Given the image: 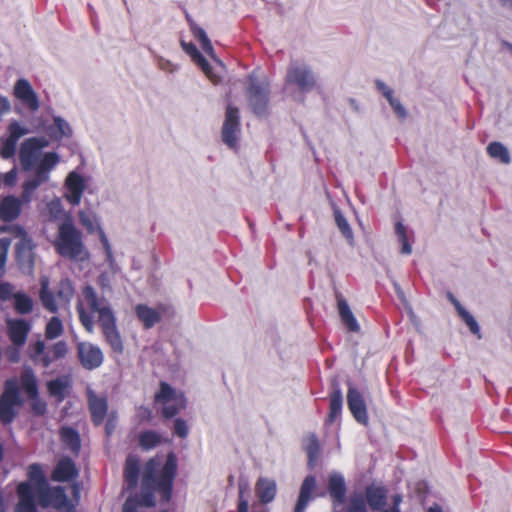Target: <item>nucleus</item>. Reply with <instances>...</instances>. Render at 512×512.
<instances>
[{"instance_id": "1", "label": "nucleus", "mask_w": 512, "mask_h": 512, "mask_svg": "<svg viewBox=\"0 0 512 512\" xmlns=\"http://www.w3.org/2000/svg\"><path fill=\"white\" fill-rule=\"evenodd\" d=\"M177 470L178 461L174 452L167 454L164 464L158 455L148 459L143 467L141 492L126 499L122 512H139V507H154L156 493L163 503H168L172 498Z\"/></svg>"}, {"instance_id": "2", "label": "nucleus", "mask_w": 512, "mask_h": 512, "mask_svg": "<svg viewBox=\"0 0 512 512\" xmlns=\"http://www.w3.org/2000/svg\"><path fill=\"white\" fill-rule=\"evenodd\" d=\"M78 318L88 333L94 330L93 315H97V322L101 328L105 342L116 354L124 352L121 334L117 328V319L111 303L100 296L94 287L85 285L81 290V299L76 305Z\"/></svg>"}, {"instance_id": "3", "label": "nucleus", "mask_w": 512, "mask_h": 512, "mask_svg": "<svg viewBox=\"0 0 512 512\" xmlns=\"http://www.w3.org/2000/svg\"><path fill=\"white\" fill-rule=\"evenodd\" d=\"M54 247L59 255L71 260H83V255L87 254L82 233L70 219L59 225Z\"/></svg>"}, {"instance_id": "4", "label": "nucleus", "mask_w": 512, "mask_h": 512, "mask_svg": "<svg viewBox=\"0 0 512 512\" xmlns=\"http://www.w3.org/2000/svg\"><path fill=\"white\" fill-rule=\"evenodd\" d=\"M27 476L29 481H23L17 485L18 503L16 504L15 512H37L32 483L37 486V492L42 487L48 486L42 466L39 463H33L28 466Z\"/></svg>"}, {"instance_id": "5", "label": "nucleus", "mask_w": 512, "mask_h": 512, "mask_svg": "<svg viewBox=\"0 0 512 512\" xmlns=\"http://www.w3.org/2000/svg\"><path fill=\"white\" fill-rule=\"evenodd\" d=\"M68 347L65 341H58L51 347H47L43 340L31 343L28 348V355L35 365L48 368L54 361L66 356Z\"/></svg>"}, {"instance_id": "6", "label": "nucleus", "mask_w": 512, "mask_h": 512, "mask_svg": "<svg viewBox=\"0 0 512 512\" xmlns=\"http://www.w3.org/2000/svg\"><path fill=\"white\" fill-rule=\"evenodd\" d=\"M22 404L23 400L16 379L6 380L0 396V422L4 425L11 424L17 416V409Z\"/></svg>"}, {"instance_id": "7", "label": "nucleus", "mask_w": 512, "mask_h": 512, "mask_svg": "<svg viewBox=\"0 0 512 512\" xmlns=\"http://www.w3.org/2000/svg\"><path fill=\"white\" fill-rule=\"evenodd\" d=\"M155 402L163 405L162 416L166 419L173 418L186 407V399L182 393L168 383L161 382L160 389L155 394Z\"/></svg>"}, {"instance_id": "8", "label": "nucleus", "mask_w": 512, "mask_h": 512, "mask_svg": "<svg viewBox=\"0 0 512 512\" xmlns=\"http://www.w3.org/2000/svg\"><path fill=\"white\" fill-rule=\"evenodd\" d=\"M248 105L258 117L268 114L269 84L258 82L250 76V83L246 90Z\"/></svg>"}, {"instance_id": "9", "label": "nucleus", "mask_w": 512, "mask_h": 512, "mask_svg": "<svg viewBox=\"0 0 512 512\" xmlns=\"http://www.w3.org/2000/svg\"><path fill=\"white\" fill-rule=\"evenodd\" d=\"M285 82L293 85L302 93L312 91L316 86V77L309 66L299 62H292L287 70Z\"/></svg>"}, {"instance_id": "10", "label": "nucleus", "mask_w": 512, "mask_h": 512, "mask_svg": "<svg viewBox=\"0 0 512 512\" xmlns=\"http://www.w3.org/2000/svg\"><path fill=\"white\" fill-rule=\"evenodd\" d=\"M49 144L45 137H31L25 139L20 146L19 160L23 170H31L39 156L41 149Z\"/></svg>"}, {"instance_id": "11", "label": "nucleus", "mask_w": 512, "mask_h": 512, "mask_svg": "<svg viewBox=\"0 0 512 512\" xmlns=\"http://www.w3.org/2000/svg\"><path fill=\"white\" fill-rule=\"evenodd\" d=\"M239 133H240L239 109L229 104L226 107L225 119H224V123L222 126V131H221L222 141L229 148L234 149L237 147Z\"/></svg>"}, {"instance_id": "12", "label": "nucleus", "mask_w": 512, "mask_h": 512, "mask_svg": "<svg viewBox=\"0 0 512 512\" xmlns=\"http://www.w3.org/2000/svg\"><path fill=\"white\" fill-rule=\"evenodd\" d=\"M76 348L79 362L86 370H94L102 365L104 355L99 346L91 342H79Z\"/></svg>"}, {"instance_id": "13", "label": "nucleus", "mask_w": 512, "mask_h": 512, "mask_svg": "<svg viewBox=\"0 0 512 512\" xmlns=\"http://www.w3.org/2000/svg\"><path fill=\"white\" fill-rule=\"evenodd\" d=\"M8 137L0 138V156L3 159H10L16 153L18 140L29 133V130L20 125L19 122L13 121L8 125Z\"/></svg>"}, {"instance_id": "14", "label": "nucleus", "mask_w": 512, "mask_h": 512, "mask_svg": "<svg viewBox=\"0 0 512 512\" xmlns=\"http://www.w3.org/2000/svg\"><path fill=\"white\" fill-rule=\"evenodd\" d=\"M79 222L80 224L86 228L88 233H93L97 231L99 235V239L102 243V246L104 248L106 259L109 263L113 262V253L111 245L108 241V238L104 232V230L100 227V225L97 222L96 216L92 212L88 211H81L79 213Z\"/></svg>"}, {"instance_id": "15", "label": "nucleus", "mask_w": 512, "mask_h": 512, "mask_svg": "<svg viewBox=\"0 0 512 512\" xmlns=\"http://www.w3.org/2000/svg\"><path fill=\"white\" fill-rule=\"evenodd\" d=\"M347 405L351 414L358 423L364 425L368 423L369 418L365 399L362 393L352 385H350L347 392Z\"/></svg>"}, {"instance_id": "16", "label": "nucleus", "mask_w": 512, "mask_h": 512, "mask_svg": "<svg viewBox=\"0 0 512 512\" xmlns=\"http://www.w3.org/2000/svg\"><path fill=\"white\" fill-rule=\"evenodd\" d=\"M7 335L11 343L20 348L25 345L31 331V325L25 319H7Z\"/></svg>"}, {"instance_id": "17", "label": "nucleus", "mask_w": 512, "mask_h": 512, "mask_svg": "<svg viewBox=\"0 0 512 512\" xmlns=\"http://www.w3.org/2000/svg\"><path fill=\"white\" fill-rule=\"evenodd\" d=\"M39 504L46 508L52 505L56 509L63 508L67 504V495L61 486L56 487H42L38 491Z\"/></svg>"}, {"instance_id": "18", "label": "nucleus", "mask_w": 512, "mask_h": 512, "mask_svg": "<svg viewBox=\"0 0 512 512\" xmlns=\"http://www.w3.org/2000/svg\"><path fill=\"white\" fill-rule=\"evenodd\" d=\"M14 96L31 111L39 109V99L31 84L26 79H18L14 86Z\"/></svg>"}, {"instance_id": "19", "label": "nucleus", "mask_w": 512, "mask_h": 512, "mask_svg": "<svg viewBox=\"0 0 512 512\" xmlns=\"http://www.w3.org/2000/svg\"><path fill=\"white\" fill-rule=\"evenodd\" d=\"M65 185L67 188L66 200L73 206L78 205L85 189L83 177L73 171L67 176Z\"/></svg>"}, {"instance_id": "20", "label": "nucleus", "mask_w": 512, "mask_h": 512, "mask_svg": "<svg viewBox=\"0 0 512 512\" xmlns=\"http://www.w3.org/2000/svg\"><path fill=\"white\" fill-rule=\"evenodd\" d=\"M78 469L70 457H62L51 473V479L56 482H67L78 477Z\"/></svg>"}, {"instance_id": "21", "label": "nucleus", "mask_w": 512, "mask_h": 512, "mask_svg": "<svg viewBox=\"0 0 512 512\" xmlns=\"http://www.w3.org/2000/svg\"><path fill=\"white\" fill-rule=\"evenodd\" d=\"M88 407L93 424L95 426L102 425L108 411L107 399L105 397L97 396L93 391H89Z\"/></svg>"}, {"instance_id": "22", "label": "nucleus", "mask_w": 512, "mask_h": 512, "mask_svg": "<svg viewBox=\"0 0 512 512\" xmlns=\"http://www.w3.org/2000/svg\"><path fill=\"white\" fill-rule=\"evenodd\" d=\"M343 407V396L339 381L334 378L331 381V392L329 394V413L326 423L331 425L341 415Z\"/></svg>"}, {"instance_id": "23", "label": "nucleus", "mask_w": 512, "mask_h": 512, "mask_svg": "<svg viewBox=\"0 0 512 512\" xmlns=\"http://www.w3.org/2000/svg\"><path fill=\"white\" fill-rule=\"evenodd\" d=\"M22 211V201L13 196L8 195L0 201V219L4 222L14 221L19 217Z\"/></svg>"}, {"instance_id": "24", "label": "nucleus", "mask_w": 512, "mask_h": 512, "mask_svg": "<svg viewBox=\"0 0 512 512\" xmlns=\"http://www.w3.org/2000/svg\"><path fill=\"white\" fill-rule=\"evenodd\" d=\"M364 498L373 511H380L386 505L387 490L384 486L369 485Z\"/></svg>"}, {"instance_id": "25", "label": "nucleus", "mask_w": 512, "mask_h": 512, "mask_svg": "<svg viewBox=\"0 0 512 512\" xmlns=\"http://www.w3.org/2000/svg\"><path fill=\"white\" fill-rule=\"evenodd\" d=\"M59 436L65 448L74 456H78L81 451V438L78 431L73 427L64 426L60 428Z\"/></svg>"}, {"instance_id": "26", "label": "nucleus", "mask_w": 512, "mask_h": 512, "mask_svg": "<svg viewBox=\"0 0 512 512\" xmlns=\"http://www.w3.org/2000/svg\"><path fill=\"white\" fill-rule=\"evenodd\" d=\"M329 495L335 505L345 502L346 484L342 475L331 474L328 480Z\"/></svg>"}, {"instance_id": "27", "label": "nucleus", "mask_w": 512, "mask_h": 512, "mask_svg": "<svg viewBox=\"0 0 512 512\" xmlns=\"http://www.w3.org/2000/svg\"><path fill=\"white\" fill-rule=\"evenodd\" d=\"M337 308L342 323L350 332H359L360 326L352 313L347 301L339 294L337 295Z\"/></svg>"}, {"instance_id": "28", "label": "nucleus", "mask_w": 512, "mask_h": 512, "mask_svg": "<svg viewBox=\"0 0 512 512\" xmlns=\"http://www.w3.org/2000/svg\"><path fill=\"white\" fill-rule=\"evenodd\" d=\"M140 462L137 457L128 456L124 465V480L128 489H135L138 485Z\"/></svg>"}, {"instance_id": "29", "label": "nucleus", "mask_w": 512, "mask_h": 512, "mask_svg": "<svg viewBox=\"0 0 512 512\" xmlns=\"http://www.w3.org/2000/svg\"><path fill=\"white\" fill-rule=\"evenodd\" d=\"M135 313L145 329L154 327L161 320L160 313L145 304H138L135 307Z\"/></svg>"}, {"instance_id": "30", "label": "nucleus", "mask_w": 512, "mask_h": 512, "mask_svg": "<svg viewBox=\"0 0 512 512\" xmlns=\"http://www.w3.org/2000/svg\"><path fill=\"white\" fill-rule=\"evenodd\" d=\"M39 298L43 307L47 311L51 313H56L58 311L55 295L49 288V279L47 277H41L40 279Z\"/></svg>"}, {"instance_id": "31", "label": "nucleus", "mask_w": 512, "mask_h": 512, "mask_svg": "<svg viewBox=\"0 0 512 512\" xmlns=\"http://www.w3.org/2000/svg\"><path fill=\"white\" fill-rule=\"evenodd\" d=\"M256 493L262 503L271 502L276 495L275 482L270 479L260 478L256 483Z\"/></svg>"}, {"instance_id": "32", "label": "nucleus", "mask_w": 512, "mask_h": 512, "mask_svg": "<svg viewBox=\"0 0 512 512\" xmlns=\"http://www.w3.org/2000/svg\"><path fill=\"white\" fill-rule=\"evenodd\" d=\"M303 448L307 454L308 465L313 468L319 458L320 445L319 440L315 434H310L304 439Z\"/></svg>"}, {"instance_id": "33", "label": "nucleus", "mask_w": 512, "mask_h": 512, "mask_svg": "<svg viewBox=\"0 0 512 512\" xmlns=\"http://www.w3.org/2000/svg\"><path fill=\"white\" fill-rule=\"evenodd\" d=\"M183 50L191 57V59L200 66L203 72L209 76L211 73V66L206 58L199 52L197 47L192 42L181 41Z\"/></svg>"}, {"instance_id": "34", "label": "nucleus", "mask_w": 512, "mask_h": 512, "mask_svg": "<svg viewBox=\"0 0 512 512\" xmlns=\"http://www.w3.org/2000/svg\"><path fill=\"white\" fill-rule=\"evenodd\" d=\"M21 387L29 398L39 395L37 379L31 369H25L20 376Z\"/></svg>"}, {"instance_id": "35", "label": "nucleus", "mask_w": 512, "mask_h": 512, "mask_svg": "<svg viewBox=\"0 0 512 512\" xmlns=\"http://www.w3.org/2000/svg\"><path fill=\"white\" fill-rule=\"evenodd\" d=\"M161 442V435L154 430L143 431L138 436V444L145 451L157 447Z\"/></svg>"}, {"instance_id": "36", "label": "nucleus", "mask_w": 512, "mask_h": 512, "mask_svg": "<svg viewBox=\"0 0 512 512\" xmlns=\"http://www.w3.org/2000/svg\"><path fill=\"white\" fill-rule=\"evenodd\" d=\"M486 150L491 158L497 159L503 164H508L511 161L508 149L500 142L489 143Z\"/></svg>"}, {"instance_id": "37", "label": "nucleus", "mask_w": 512, "mask_h": 512, "mask_svg": "<svg viewBox=\"0 0 512 512\" xmlns=\"http://www.w3.org/2000/svg\"><path fill=\"white\" fill-rule=\"evenodd\" d=\"M14 309L19 314H29L33 310V300L30 296L23 292L13 294Z\"/></svg>"}, {"instance_id": "38", "label": "nucleus", "mask_w": 512, "mask_h": 512, "mask_svg": "<svg viewBox=\"0 0 512 512\" xmlns=\"http://www.w3.org/2000/svg\"><path fill=\"white\" fill-rule=\"evenodd\" d=\"M75 294V288L70 279H62L56 290V296L60 302L69 303Z\"/></svg>"}, {"instance_id": "39", "label": "nucleus", "mask_w": 512, "mask_h": 512, "mask_svg": "<svg viewBox=\"0 0 512 512\" xmlns=\"http://www.w3.org/2000/svg\"><path fill=\"white\" fill-rule=\"evenodd\" d=\"M193 36L200 42L203 51L211 57H214V49L203 28L196 24L190 26Z\"/></svg>"}, {"instance_id": "40", "label": "nucleus", "mask_w": 512, "mask_h": 512, "mask_svg": "<svg viewBox=\"0 0 512 512\" xmlns=\"http://www.w3.org/2000/svg\"><path fill=\"white\" fill-rule=\"evenodd\" d=\"M68 384L66 381L57 378L47 383V389L51 396L57 398L58 401H63L66 397Z\"/></svg>"}, {"instance_id": "41", "label": "nucleus", "mask_w": 512, "mask_h": 512, "mask_svg": "<svg viewBox=\"0 0 512 512\" xmlns=\"http://www.w3.org/2000/svg\"><path fill=\"white\" fill-rule=\"evenodd\" d=\"M64 332L63 323L57 316H53L45 327V337L48 340H53L60 337Z\"/></svg>"}, {"instance_id": "42", "label": "nucleus", "mask_w": 512, "mask_h": 512, "mask_svg": "<svg viewBox=\"0 0 512 512\" xmlns=\"http://www.w3.org/2000/svg\"><path fill=\"white\" fill-rule=\"evenodd\" d=\"M395 234L397 235L398 241L402 246L401 252L403 254H410L412 252V247L409 244L407 229L400 221L395 224Z\"/></svg>"}, {"instance_id": "43", "label": "nucleus", "mask_w": 512, "mask_h": 512, "mask_svg": "<svg viewBox=\"0 0 512 512\" xmlns=\"http://www.w3.org/2000/svg\"><path fill=\"white\" fill-rule=\"evenodd\" d=\"M366 500L362 494L353 495L347 507V512H367Z\"/></svg>"}, {"instance_id": "44", "label": "nucleus", "mask_w": 512, "mask_h": 512, "mask_svg": "<svg viewBox=\"0 0 512 512\" xmlns=\"http://www.w3.org/2000/svg\"><path fill=\"white\" fill-rule=\"evenodd\" d=\"M59 162V156L55 152H47L44 154L43 158L41 159L40 163L38 164V167H40L42 170L50 172L51 169H53L56 164Z\"/></svg>"}, {"instance_id": "45", "label": "nucleus", "mask_w": 512, "mask_h": 512, "mask_svg": "<svg viewBox=\"0 0 512 512\" xmlns=\"http://www.w3.org/2000/svg\"><path fill=\"white\" fill-rule=\"evenodd\" d=\"M458 315L465 322V324L469 327L471 333L480 337V328L475 320V318L464 308L461 310Z\"/></svg>"}, {"instance_id": "46", "label": "nucleus", "mask_w": 512, "mask_h": 512, "mask_svg": "<svg viewBox=\"0 0 512 512\" xmlns=\"http://www.w3.org/2000/svg\"><path fill=\"white\" fill-rule=\"evenodd\" d=\"M335 221L343 236L349 240L353 239L352 229L346 218L340 212L335 213Z\"/></svg>"}, {"instance_id": "47", "label": "nucleus", "mask_w": 512, "mask_h": 512, "mask_svg": "<svg viewBox=\"0 0 512 512\" xmlns=\"http://www.w3.org/2000/svg\"><path fill=\"white\" fill-rule=\"evenodd\" d=\"M315 486H316L315 477L312 475L307 476L301 485L299 495H301L303 497L311 498V493L314 490Z\"/></svg>"}, {"instance_id": "48", "label": "nucleus", "mask_w": 512, "mask_h": 512, "mask_svg": "<svg viewBox=\"0 0 512 512\" xmlns=\"http://www.w3.org/2000/svg\"><path fill=\"white\" fill-rule=\"evenodd\" d=\"M31 400V411L36 416H43L47 411L46 403L39 399V395L36 398H29Z\"/></svg>"}, {"instance_id": "49", "label": "nucleus", "mask_w": 512, "mask_h": 512, "mask_svg": "<svg viewBox=\"0 0 512 512\" xmlns=\"http://www.w3.org/2000/svg\"><path fill=\"white\" fill-rule=\"evenodd\" d=\"M188 433L189 429L186 421L182 418H176L174 421V434L180 438H186Z\"/></svg>"}, {"instance_id": "50", "label": "nucleus", "mask_w": 512, "mask_h": 512, "mask_svg": "<svg viewBox=\"0 0 512 512\" xmlns=\"http://www.w3.org/2000/svg\"><path fill=\"white\" fill-rule=\"evenodd\" d=\"M10 242L11 241L8 238L0 239V271L4 269Z\"/></svg>"}, {"instance_id": "51", "label": "nucleus", "mask_w": 512, "mask_h": 512, "mask_svg": "<svg viewBox=\"0 0 512 512\" xmlns=\"http://www.w3.org/2000/svg\"><path fill=\"white\" fill-rule=\"evenodd\" d=\"M54 124L61 136L68 137L72 134L70 125L64 119L60 117H55Z\"/></svg>"}, {"instance_id": "52", "label": "nucleus", "mask_w": 512, "mask_h": 512, "mask_svg": "<svg viewBox=\"0 0 512 512\" xmlns=\"http://www.w3.org/2000/svg\"><path fill=\"white\" fill-rule=\"evenodd\" d=\"M390 106L393 108L395 114L401 118V119H404L406 118L407 116V112L405 110V108L403 107V105L401 104V102L395 98L394 96H392L389 100H388Z\"/></svg>"}, {"instance_id": "53", "label": "nucleus", "mask_w": 512, "mask_h": 512, "mask_svg": "<svg viewBox=\"0 0 512 512\" xmlns=\"http://www.w3.org/2000/svg\"><path fill=\"white\" fill-rule=\"evenodd\" d=\"M137 418L139 422H150L153 418L152 410L145 406H140L137 410Z\"/></svg>"}, {"instance_id": "54", "label": "nucleus", "mask_w": 512, "mask_h": 512, "mask_svg": "<svg viewBox=\"0 0 512 512\" xmlns=\"http://www.w3.org/2000/svg\"><path fill=\"white\" fill-rule=\"evenodd\" d=\"M16 181H17L16 168H13L10 171H8L3 177V182L8 187L14 186L16 184Z\"/></svg>"}, {"instance_id": "55", "label": "nucleus", "mask_w": 512, "mask_h": 512, "mask_svg": "<svg viewBox=\"0 0 512 512\" xmlns=\"http://www.w3.org/2000/svg\"><path fill=\"white\" fill-rule=\"evenodd\" d=\"M12 296V285L7 282L0 283V299L8 300Z\"/></svg>"}, {"instance_id": "56", "label": "nucleus", "mask_w": 512, "mask_h": 512, "mask_svg": "<svg viewBox=\"0 0 512 512\" xmlns=\"http://www.w3.org/2000/svg\"><path fill=\"white\" fill-rule=\"evenodd\" d=\"M376 86L387 100H389L393 96V90L383 82L377 80Z\"/></svg>"}, {"instance_id": "57", "label": "nucleus", "mask_w": 512, "mask_h": 512, "mask_svg": "<svg viewBox=\"0 0 512 512\" xmlns=\"http://www.w3.org/2000/svg\"><path fill=\"white\" fill-rule=\"evenodd\" d=\"M34 178L39 181L41 184L45 183L49 179V173L45 170H42L40 167H36Z\"/></svg>"}, {"instance_id": "58", "label": "nucleus", "mask_w": 512, "mask_h": 512, "mask_svg": "<svg viewBox=\"0 0 512 512\" xmlns=\"http://www.w3.org/2000/svg\"><path fill=\"white\" fill-rule=\"evenodd\" d=\"M310 498L299 495L294 512H304Z\"/></svg>"}, {"instance_id": "59", "label": "nucleus", "mask_w": 512, "mask_h": 512, "mask_svg": "<svg viewBox=\"0 0 512 512\" xmlns=\"http://www.w3.org/2000/svg\"><path fill=\"white\" fill-rule=\"evenodd\" d=\"M48 208L50 210V213L56 217L57 214L61 211V204H60V201L59 199H55V200H52L49 204H48Z\"/></svg>"}, {"instance_id": "60", "label": "nucleus", "mask_w": 512, "mask_h": 512, "mask_svg": "<svg viewBox=\"0 0 512 512\" xmlns=\"http://www.w3.org/2000/svg\"><path fill=\"white\" fill-rule=\"evenodd\" d=\"M41 185V183L39 181H37L34 177L32 179H29L27 181H25L23 183V186L26 187L27 189L31 190V191H35L39 186Z\"/></svg>"}, {"instance_id": "61", "label": "nucleus", "mask_w": 512, "mask_h": 512, "mask_svg": "<svg viewBox=\"0 0 512 512\" xmlns=\"http://www.w3.org/2000/svg\"><path fill=\"white\" fill-rule=\"evenodd\" d=\"M33 193H34L33 191H31L23 186V190H22L21 198H20V200L22 201V204L29 203L32 199Z\"/></svg>"}, {"instance_id": "62", "label": "nucleus", "mask_w": 512, "mask_h": 512, "mask_svg": "<svg viewBox=\"0 0 512 512\" xmlns=\"http://www.w3.org/2000/svg\"><path fill=\"white\" fill-rule=\"evenodd\" d=\"M447 298L453 304L457 313H459L461 310L464 309V307L461 305V303L456 299V297L451 292L447 293Z\"/></svg>"}, {"instance_id": "63", "label": "nucleus", "mask_w": 512, "mask_h": 512, "mask_svg": "<svg viewBox=\"0 0 512 512\" xmlns=\"http://www.w3.org/2000/svg\"><path fill=\"white\" fill-rule=\"evenodd\" d=\"M114 428H115V425L113 423V417L110 416L105 425V430H106L107 435H111Z\"/></svg>"}, {"instance_id": "64", "label": "nucleus", "mask_w": 512, "mask_h": 512, "mask_svg": "<svg viewBox=\"0 0 512 512\" xmlns=\"http://www.w3.org/2000/svg\"><path fill=\"white\" fill-rule=\"evenodd\" d=\"M249 505L248 502L244 499H240L238 504V512H248Z\"/></svg>"}]
</instances>
